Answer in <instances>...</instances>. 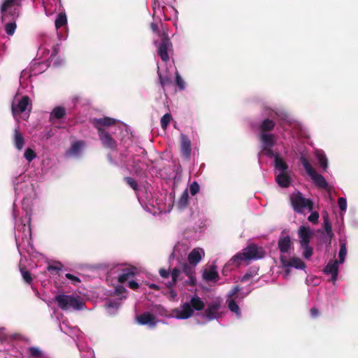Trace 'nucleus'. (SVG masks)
<instances>
[{"instance_id":"f257e3e1","label":"nucleus","mask_w":358,"mask_h":358,"mask_svg":"<svg viewBox=\"0 0 358 358\" xmlns=\"http://www.w3.org/2000/svg\"><path fill=\"white\" fill-rule=\"evenodd\" d=\"M92 123L102 145L111 150L108 154L110 163L131 173H138L143 169V157L128 150L131 138L127 124L108 117L95 118Z\"/></svg>"},{"instance_id":"f03ea898","label":"nucleus","mask_w":358,"mask_h":358,"mask_svg":"<svg viewBox=\"0 0 358 358\" xmlns=\"http://www.w3.org/2000/svg\"><path fill=\"white\" fill-rule=\"evenodd\" d=\"M14 189L16 196L22 199L20 208L17 207L15 202L13 207L15 238L18 252L22 255V251L29 252L33 248L30 222L36 189L31 180H16Z\"/></svg>"},{"instance_id":"7ed1b4c3","label":"nucleus","mask_w":358,"mask_h":358,"mask_svg":"<svg viewBox=\"0 0 358 358\" xmlns=\"http://www.w3.org/2000/svg\"><path fill=\"white\" fill-rule=\"evenodd\" d=\"M264 114L266 117L259 125L261 152H266L268 155H271V148L275 145L277 136L275 134L270 133V131L275 128V122L280 121L277 129L285 139L295 138L296 135L295 130L298 127V124L295 122H292L284 111L266 108L264 111Z\"/></svg>"},{"instance_id":"20e7f679","label":"nucleus","mask_w":358,"mask_h":358,"mask_svg":"<svg viewBox=\"0 0 358 358\" xmlns=\"http://www.w3.org/2000/svg\"><path fill=\"white\" fill-rule=\"evenodd\" d=\"M132 188L142 208L148 213L156 215L169 213L174 205V195L172 192L160 193L155 198L153 196V187L147 180H126Z\"/></svg>"},{"instance_id":"39448f33","label":"nucleus","mask_w":358,"mask_h":358,"mask_svg":"<svg viewBox=\"0 0 358 358\" xmlns=\"http://www.w3.org/2000/svg\"><path fill=\"white\" fill-rule=\"evenodd\" d=\"M181 268H174L171 272V281L167 284L169 287L177 286L182 288L189 285H194L196 281L195 271L192 270V266H188L187 262L182 263Z\"/></svg>"},{"instance_id":"423d86ee","label":"nucleus","mask_w":358,"mask_h":358,"mask_svg":"<svg viewBox=\"0 0 358 358\" xmlns=\"http://www.w3.org/2000/svg\"><path fill=\"white\" fill-rule=\"evenodd\" d=\"M266 252L262 247L255 244H249L242 252L234 255L225 266L227 268L230 265L240 266L244 262H250L260 259L264 257Z\"/></svg>"},{"instance_id":"0eeeda50","label":"nucleus","mask_w":358,"mask_h":358,"mask_svg":"<svg viewBox=\"0 0 358 358\" xmlns=\"http://www.w3.org/2000/svg\"><path fill=\"white\" fill-rule=\"evenodd\" d=\"M204 306L203 301L197 295H194L189 301L173 310L172 316L178 320H186L192 317L195 311L203 310Z\"/></svg>"},{"instance_id":"6e6552de","label":"nucleus","mask_w":358,"mask_h":358,"mask_svg":"<svg viewBox=\"0 0 358 358\" xmlns=\"http://www.w3.org/2000/svg\"><path fill=\"white\" fill-rule=\"evenodd\" d=\"M248 294V292L245 293L241 292V288L239 286H235L227 294L226 303L228 309L238 320L242 318L240 306Z\"/></svg>"},{"instance_id":"1a4fd4ad","label":"nucleus","mask_w":358,"mask_h":358,"mask_svg":"<svg viewBox=\"0 0 358 358\" xmlns=\"http://www.w3.org/2000/svg\"><path fill=\"white\" fill-rule=\"evenodd\" d=\"M174 1L175 0H154L152 3L154 20L157 17L161 21V16L163 15L164 20H171L172 15H174L176 20L178 11L173 6Z\"/></svg>"},{"instance_id":"9d476101","label":"nucleus","mask_w":358,"mask_h":358,"mask_svg":"<svg viewBox=\"0 0 358 358\" xmlns=\"http://www.w3.org/2000/svg\"><path fill=\"white\" fill-rule=\"evenodd\" d=\"M271 155L266 152H261L260 154L264 155L268 157L273 158L274 171L276 175L275 179H291L290 173L292 171L291 167L287 162L282 158L279 152H274L271 148Z\"/></svg>"},{"instance_id":"9b49d317","label":"nucleus","mask_w":358,"mask_h":358,"mask_svg":"<svg viewBox=\"0 0 358 358\" xmlns=\"http://www.w3.org/2000/svg\"><path fill=\"white\" fill-rule=\"evenodd\" d=\"M221 314V301L219 299L213 300L207 304L204 313L196 315V322L200 324H206L211 320L219 319Z\"/></svg>"},{"instance_id":"f8f14e48","label":"nucleus","mask_w":358,"mask_h":358,"mask_svg":"<svg viewBox=\"0 0 358 358\" xmlns=\"http://www.w3.org/2000/svg\"><path fill=\"white\" fill-rule=\"evenodd\" d=\"M54 301L63 310H80L85 306L83 299L78 295L57 294Z\"/></svg>"},{"instance_id":"ddd939ff","label":"nucleus","mask_w":358,"mask_h":358,"mask_svg":"<svg viewBox=\"0 0 358 358\" xmlns=\"http://www.w3.org/2000/svg\"><path fill=\"white\" fill-rule=\"evenodd\" d=\"M297 234L303 257L305 259L310 258L313 248L310 245V241L314 235L313 230L308 226L301 225L299 227Z\"/></svg>"},{"instance_id":"4468645a","label":"nucleus","mask_w":358,"mask_h":358,"mask_svg":"<svg viewBox=\"0 0 358 358\" xmlns=\"http://www.w3.org/2000/svg\"><path fill=\"white\" fill-rule=\"evenodd\" d=\"M20 0H3L0 8L2 22H6L10 18L17 19L20 15Z\"/></svg>"},{"instance_id":"2eb2a0df","label":"nucleus","mask_w":358,"mask_h":358,"mask_svg":"<svg viewBox=\"0 0 358 358\" xmlns=\"http://www.w3.org/2000/svg\"><path fill=\"white\" fill-rule=\"evenodd\" d=\"M127 289L122 285H118L113 291L115 299H108L105 304L107 313L109 315H115L121 305V301L127 297Z\"/></svg>"},{"instance_id":"dca6fc26","label":"nucleus","mask_w":358,"mask_h":358,"mask_svg":"<svg viewBox=\"0 0 358 358\" xmlns=\"http://www.w3.org/2000/svg\"><path fill=\"white\" fill-rule=\"evenodd\" d=\"M290 202L294 210L298 213H303L306 210L311 211L313 209L311 201L304 198L299 191L290 195Z\"/></svg>"},{"instance_id":"f3484780","label":"nucleus","mask_w":358,"mask_h":358,"mask_svg":"<svg viewBox=\"0 0 358 358\" xmlns=\"http://www.w3.org/2000/svg\"><path fill=\"white\" fill-rule=\"evenodd\" d=\"M289 256H280V260L285 269L283 273L284 278H287L289 275V272L292 268L296 269L304 270L306 268L305 263L299 257H293L289 258Z\"/></svg>"},{"instance_id":"a211bd4d","label":"nucleus","mask_w":358,"mask_h":358,"mask_svg":"<svg viewBox=\"0 0 358 358\" xmlns=\"http://www.w3.org/2000/svg\"><path fill=\"white\" fill-rule=\"evenodd\" d=\"M58 48L53 47L52 50L50 52V50H48L44 45H41L38 50L37 55L41 58H45L47 61H48V64L50 66L52 64L54 66L57 67L62 65L64 63L62 59L57 57Z\"/></svg>"},{"instance_id":"6ab92c4d","label":"nucleus","mask_w":358,"mask_h":358,"mask_svg":"<svg viewBox=\"0 0 358 358\" xmlns=\"http://www.w3.org/2000/svg\"><path fill=\"white\" fill-rule=\"evenodd\" d=\"M189 249V244L187 241L178 242L175 245L173 252L170 255V259H176L178 263L182 265V263L186 262V257Z\"/></svg>"},{"instance_id":"aec40b11","label":"nucleus","mask_w":358,"mask_h":358,"mask_svg":"<svg viewBox=\"0 0 358 358\" xmlns=\"http://www.w3.org/2000/svg\"><path fill=\"white\" fill-rule=\"evenodd\" d=\"M86 148V143L82 140L74 141L65 151L64 156L67 159H78L83 157Z\"/></svg>"},{"instance_id":"412c9836","label":"nucleus","mask_w":358,"mask_h":358,"mask_svg":"<svg viewBox=\"0 0 358 358\" xmlns=\"http://www.w3.org/2000/svg\"><path fill=\"white\" fill-rule=\"evenodd\" d=\"M55 26L57 31V36L59 40H66L68 36L67 17L65 13H59L55 22Z\"/></svg>"},{"instance_id":"4be33fe9","label":"nucleus","mask_w":358,"mask_h":358,"mask_svg":"<svg viewBox=\"0 0 358 358\" xmlns=\"http://www.w3.org/2000/svg\"><path fill=\"white\" fill-rule=\"evenodd\" d=\"M299 164L305 171V173L309 176L310 179H325L324 176L316 171L312 164L308 161L305 154H301Z\"/></svg>"},{"instance_id":"5701e85b","label":"nucleus","mask_w":358,"mask_h":358,"mask_svg":"<svg viewBox=\"0 0 358 358\" xmlns=\"http://www.w3.org/2000/svg\"><path fill=\"white\" fill-rule=\"evenodd\" d=\"M278 248L280 250V256H290L294 250L291 237L287 234H282L278 238Z\"/></svg>"},{"instance_id":"b1692460","label":"nucleus","mask_w":358,"mask_h":358,"mask_svg":"<svg viewBox=\"0 0 358 358\" xmlns=\"http://www.w3.org/2000/svg\"><path fill=\"white\" fill-rule=\"evenodd\" d=\"M155 44L157 47V53L161 59L164 62L169 61L168 50L172 48V44L168 36H164L160 42L155 41Z\"/></svg>"},{"instance_id":"393cba45","label":"nucleus","mask_w":358,"mask_h":358,"mask_svg":"<svg viewBox=\"0 0 358 358\" xmlns=\"http://www.w3.org/2000/svg\"><path fill=\"white\" fill-rule=\"evenodd\" d=\"M205 256L204 250L201 248H194L187 256L188 266H192V270L195 271V267L201 261Z\"/></svg>"},{"instance_id":"a878e982","label":"nucleus","mask_w":358,"mask_h":358,"mask_svg":"<svg viewBox=\"0 0 358 358\" xmlns=\"http://www.w3.org/2000/svg\"><path fill=\"white\" fill-rule=\"evenodd\" d=\"M31 109V102L29 96H23L17 104L13 103L12 110L13 114L22 113L26 110L30 112Z\"/></svg>"},{"instance_id":"bb28decb","label":"nucleus","mask_w":358,"mask_h":358,"mask_svg":"<svg viewBox=\"0 0 358 358\" xmlns=\"http://www.w3.org/2000/svg\"><path fill=\"white\" fill-rule=\"evenodd\" d=\"M339 264L338 260H332L329 262L324 268V273L326 275H331L330 280L334 284L338 278Z\"/></svg>"},{"instance_id":"cd10ccee","label":"nucleus","mask_w":358,"mask_h":358,"mask_svg":"<svg viewBox=\"0 0 358 358\" xmlns=\"http://www.w3.org/2000/svg\"><path fill=\"white\" fill-rule=\"evenodd\" d=\"M180 142L182 156L185 159H189L192 152L191 141L189 138L185 134H181L180 136Z\"/></svg>"},{"instance_id":"c85d7f7f","label":"nucleus","mask_w":358,"mask_h":358,"mask_svg":"<svg viewBox=\"0 0 358 358\" xmlns=\"http://www.w3.org/2000/svg\"><path fill=\"white\" fill-rule=\"evenodd\" d=\"M137 322L141 325L148 326L149 328H153L157 323V320L149 312L143 313L136 317Z\"/></svg>"},{"instance_id":"c756f323","label":"nucleus","mask_w":358,"mask_h":358,"mask_svg":"<svg viewBox=\"0 0 358 358\" xmlns=\"http://www.w3.org/2000/svg\"><path fill=\"white\" fill-rule=\"evenodd\" d=\"M31 65L33 69V73L36 76L42 73L50 66V64H48V61L45 58L41 62L34 60L31 62Z\"/></svg>"},{"instance_id":"7c9ffc66","label":"nucleus","mask_w":358,"mask_h":358,"mask_svg":"<svg viewBox=\"0 0 358 358\" xmlns=\"http://www.w3.org/2000/svg\"><path fill=\"white\" fill-rule=\"evenodd\" d=\"M315 154L318 164L321 169V173H327L328 170V159L324 152L322 150H317L315 151Z\"/></svg>"},{"instance_id":"2f4dec72","label":"nucleus","mask_w":358,"mask_h":358,"mask_svg":"<svg viewBox=\"0 0 358 358\" xmlns=\"http://www.w3.org/2000/svg\"><path fill=\"white\" fill-rule=\"evenodd\" d=\"M203 278L208 282L217 280L218 278V273L216 266H212L206 268L203 273Z\"/></svg>"},{"instance_id":"473e14b6","label":"nucleus","mask_w":358,"mask_h":358,"mask_svg":"<svg viewBox=\"0 0 358 358\" xmlns=\"http://www.w3.org/2000/svg\"><path fill=\"white\" fill-rule=\"evenodd\" d=\"M32 76H36L33 73V69L31 65L29 68H27L22 71L21 75L20 77V84L22 87H27L28 85V80Z\"/></svg>"},{"instance_id":"72a5a7b5","label":"nucleus","mask_w":358,"mask_h":358,"mask_svg":"<svg viewBox=\"0 0 358 358\" xmlns=\"http://www.w3.org/2000/svg\"><path fill=\"white\" fill-rule=\"evenodd\" d=\"M60 330L64 334L69 335L70 336H78L80 330L76 327H71L66 322H63L59 324Z\"/></svg>"},{"instance_id":"f704fd0d","label":"nucleus","mask_w":358,"mask_h":358,"mask_svg":"<svg viewBox=\"0 0 358 358\" xmlns=\"http://www.w3.org/2000/svg\"><path fill=\"white\" fill-rule=\"evenodd\" d=\"M189 204L188 189H185L178 199L176 206L179 210L185 209Z\"/></svg>"},{"instance_id":"c9c22d12","label":"nucleus","mask_w":358,"mask_h":358,"mask_svg":"<svg viewBox=\"0 0 358 358\" xmlns=\"http://www.w3.org/2000/svg\"><path fill=\"white\" fill-rule=\"evenodd\" d=\"M134 275V271L133 268H125L122 271V273L118 276V282L120 283H124L131 280Z\"/></svg>"},{"instance_id":"e433bc0d","label":"nucleus","mask_w":358,"mask_h":358,"mask_svg":"<svg viewBox=\"0 0 358 358\" xmlns=\"http://www.w3.org/2000/svg\"><path fill=\"white\" fill-rule=\"evenodd\" d=\"M17 19H11L7 20L5 23V31L6 34L9 36H12L14 34L15 31L16 29V21Z\"/></svg>"},{"instance_id":"4c0bfd02","label":"nucleus","mask_w":358,"mask_h":358,"mask_svg":"<svg viewBox=\"0 0 358 358\" xmlns=\"http://www.w3.org/2000/svg\"><path fill=\"white\" fill-rule=\"evenodd\" d=\"M14 143L15 146L17 150H21L24 147V140L22 135V134L17 129H15L14 134Z\"/></svg>"},{"instance_id":"58836bf2","label":"nucleus","mask_w":358,"mask_h":358,"mask_svg":"<svg viewBox=\"0 0 358 358\" xmlns=\"http://www.w3.org/2000/svg\"><path fill=\"white\" fill-rule=\"evenodd\" d=\"M66 115V110L64 108L57 106L50 113V119H61Z\"/></svg>"},{"instance_id":"ea45409f","label":"nucleus","mask_w":358,"mask_h":358,"mask_svg":"<svg viewBox=\"0 0 358 358\" xmlns=\"http://www.w3.org/2000/svg\"><path fill=\"white\" fill-rule=\"evenodd\" d=\"M27 352L30 358H43L44 354L41 350L37 347H30L27 349Z\"/></svg>"},{"instance_id":"a19ab883","label":"nucleus","mask_w":358,"mask_h":358,"mask_svg":"<svg viewBox=\"0 0 358 358\" xmlns=\"http://www.w3.org/2000/svg\"><path fill=\"white\" fill-rule=\"evenodd\" d=\"M347 255V246L346 243L343 242L340 245V250L338 252V264H342L345 262Z\"/></svg>"},{"instance_id":"79ce46f5","label":"nucleus","mask_w":358,"mask_h":358,"mask_svg":"<svg viewBox=\"0 0 358 358\" xmlns=\"http://www.w3.org/2000/svg\"><path fill=\"white\" fill-rule=\"evenodd\" d=\"M187 189H188V194L190 193L192 196H195L199 193L200 186L196 180H194Z\"/></svg>"},{"instance_id":"37998d69","label":"nucleus","mask_w":358,"mask_h":358,"mask_svg":"<svg viewBox=\"0 0 358 358\" xmlns=\"http://www.w3.org/2000/svg\"><path fill=\"white\" fill-rule=\"evenodd\" d=\"M157 69H158L157 74H158L159 83H160L162 87L164 88L166 85H169L171 83V80L168 76L163 77L162 76L161 73L159 72V68L158 66H157Z\"/></svg>"},{"instance_id":"c03bdc74","label":"nucleus","mask_w":358,"mask_h":358,"mask_svg":"<svg viewBox=\"0 0 358 358\" xmlns=\"http://www.w3.org/2000/svg\"><path fill=\"white\" fill-rule=\"evenodd\" d=\"M171 120V115L169 113H166L164 115L160 120L161 127L162 129H165L168 124H169L170 121Z\"/></svg>"},{"instance_id":"a18cd8bd","label":"nucleus","mask_w":358,"mask_h":358,"mask_svg":"<svg viewBox=\"0 0 358 358\" xmlns=\"http://www.w3.org/2000/svg\"><path fill=\"white\" fill-rule=\"evenodd\" d=\"M176 83L180 90H184L185 89V82L178 71L176 73Z\"/></svg>"},{"instance_id":"49530a36","label":"nucleus","mask_w":358,"mask_h":358,"mask_svg":"<svg viewBox=\"0 0 358 358\" xmlns=\"http://www.w3.org/2000/svg\"><path fill=\"white\" fill-rule=\"evenodd\" d=\"M20 272H21L22 276L23 278V280L26 282L30 284L32 281V278H31V273L24 268H21Z\"/></svg>"},{"instance_id":"de8ad7c7","label":"nucleus","mask_w":358,"mask_h":358,"mask_svg":"<svg viewBox=\"0 0 358 358\" xmlns=\"http://www.w3.org/2000/svg\"><path fill=\"white\" fill-rule=\"evenodd\" d=\"M338 205L339 208L341 209L342 213L341 215L343 216V213H345L347 210V200L344 197H340L338 199Z\"/></svg>"},{"instance_id":"09e8293b","label":"nucleus","mask_w":358,"mask_h":358,"mask_svg":"<svg viewBox=\"0 0 358 358\" xmlns=\"http://www.w3.org/2000/svg\"><path fill=\"white\" fill-rule=\"evenodd\" d=\"M324 229H325V231H326L327 234L328 235V236L331 239L333 237L334 234H333L332 230H331V224L329 222L327 218H325L324 220Z\"/></svg>"},{"instance_id":"8fccbe9b","label":"nucleus","mask_w":358,"mask_h":358,"mask_svg":"<svg viewBox=\"0 0 358 358\" xmlns=\"http://www.w3.org/2000/svg\"><path fill=\"white\" fill-rule=\"evenodd\" d=\"M24 157L28 162H31L36 157V154L33 150L27 148L24 152Z\"/></svg>"},{"instance_id":"3c124183","label":"nucleus","mask_w":358,"mask_h":358,"mask_svg":"<svg viewBox=\"0 0 358 358\" xmlns=\"http://www.w3.org/2000/svg\"><path fill=\"white\" fill-rule=\"evenodd\" d=\"M315 182V186L320 189H328L329 185L327 183V180H313Z\"/></svg>"},{"instance_id":"603ef678","label":"nucleus","mask_w":358,"mask_h":358,"mask_svg":"<svg viewBox=\"0 0 358 358\" xmlns=\"http://www.w3.org/2000/svg\"><path fill=\"white\" fill-rule=\"evenodd\" d=\"M66 278L69 280L74 285H76L78 283H79L80 282V279L78 278V277L76 276V275H73V274H71V273H66L65 275Z\"/></svg>"},{"instance_id":"864d4df0","label":"nucleus","mask_w":358,"mask_h":358,"mask_svg":"<svg viewBox=\"0 0 358 358\" xmlns=\"http://www.w3.org/2000/svg\"><path fill=\"white\" fill-rule=\"evenodd\" d=\"M319 214L317 212H313L308 217V220L312 223H316L318 221Z\"/></svg>"},{"instance_id":"5fc2aeb1","label":"nucleus","mask_w":358,"mask_h":358,"mask_svg":"<svg viewBox=\"0 0 358 358\" xmlns=\"http://www.w3.org/2000/svg\"><path fill=\"white\" fill-rule=\"evenodd\" d=\"M291 180H276L278 184V186L282 188H287L290 186Z\"/></svg>"},{"instance_id":"6e6d98bb","label":"nucleus","mask_w":358,"mask_h":358,"mask_svg":"<svg viewBox=\"0 0 358 358\" xmlns=\"http://www.w3.org/2000/svg\"><path fill=\"white\" fill-rule=\"evenodd\" d=\"M127 282L129 287L131 289H136L138 287V283L132 279L129 280Z\"/></svg>"},{"instance_id":"4d7b16f0","label":"nucleus","mask_w":358,"mask_h":358,"mask_svg":"<svg viewBox=\"0 0 358 358\" xmlns=\"http://www.w3.org/2000/svg\"><path fill=\"white\" fill-rule=\"evenodd\" d=\"M159 274L163 278H168L169 277L170 272L169 270L161 268L159 270Z\"/></svg>"},{"instance_id":"13d9d810","label":"nucleus","mask_w":358,"mask_h":358,"mask_svg":"<svg viewBox=\"0 0 358 358\" xmlns=\"http://www.w3.org/2000/svg\"><path fill=\"white\" fill-rule=\"evenodd\" d=\"M310 315L312 317L315 318L319 315V310L313 307L310 309Z\"/></svg>"},{"instance_id":"bf43d9fd","label":"nucleus","mask_w":358,"mask_h":358,"mask_svg":"<svg viewBox=\"0 0 358 358\" xmlns=\"http://www.w3.org/2000/svg\"><path fill=\"white\" fill-rule=\"evenodd\" d=\"M47 268H48V271H51V270H60L61 264L59 263H58L57 266L49 265L47 267Z\"/></svg>"},{"instance_id":"052dcab7","label":"nucleus","mask_w":358,"mask_h":358,"mask_svg":"<svg viewBox=\"0 0 358 358\" xmlns=\"http://www.w3.org/2000/svg\"><path fill=\"white\" fill-rule=\"evenodd\" d=\"M151 29L154 32H157L159 31L158 24L155 22H153L150 24Z\"/></svg>"},{"instance_id":"680f3d73","label":"nucleus","mask_w":358,"mask_h":358,"mask_svg":"<svg viewBox=\"0 0 358 358\" xmlns=\"http://www.w3.org/2000/svg\"><path fill=\"white\" fill-rule=\"evenodd\" d=\"M177 296V294L176 292H174L173 290H171L170 291V297L172 299H175Z\"/></svg>"},{"instance_id":"e2e57ef3","label":"nucleus","mask_w":358,"mask_h":358,"mask_svg":"<svg viewBox=\"0 0 358 358\" xmlns=\"http://www.w3.org/2000/svg\"><path fill=\"white\" fill-rule=\"evenodd\" d=\"M150 288H152V289H157V285H155V284H151L150 285Z\"/></svg>"},{"instance_id":"0e129e2a","label":"nucleus","mask_w":358,"mask_h":358,"mask_svg":"<svg viewBox=\"0 0 358 358\" xmlns=\"http://www.w3.org/2000/svg\"><path fill=\"white\" fill-rule=\"evenodd\" d=\"M249 278V275L248 274L245 275L243 278V280H247Z\"/></svg>"},{"instance_id":"69168bd1","label":"nucleus","mask_w":358,"mask_h":358,"mask_svg":"<svg viewBox=\"0 0 358 358\" xmlns=\"http://www.w3.org/2000/svg\"><path fill=\"white\" fill-rule=\"evenodd\" d=\"M139 150L141 151V152H144V150L142 149V148H140Z\"/></svg>"},{"instance_id":"338daca9","label":"nucleus","mask_w":358,"mask_h":358,"mask_svg":"<svg viewBox=\"0 0 358 358\" xmlns=\"http://www.w3.org/2000/svg\"><path fill=\"white\" fill-rule=\"evenodd\" d=\"M124 179L129 180V179H131V178L130 177H125Z\"/></svg>"},{"instance_id":"774afa93","label":"nucleus","mask_w":358,"mask_h":358,"mask_svg":"<svg viewBox=\"0 0 358 358\" xmlns=\"http://www.w3.org/2000/svg\"><path fill=\"white\" fill-rule=\"evenodd\" d=\"M5 358H7V357H5Z\"/></svg>"}]
</instances>
